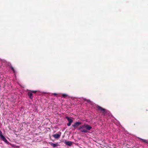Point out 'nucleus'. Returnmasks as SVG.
I'll list each match as a JSON object with an SVG mask.
<instances>
[{
	"mask_svg": "<svg viewBox=\"0 0 148 148\" xmlns=\"http://www.w3.org/2000/svg\"><path fill=\"white\" fill-rule=\"evenodd\" d=\"M66 119H67L69 123H72L73 122V120L68 117H66Z\"/></svg>",
	"mask_w": 148,
	"mask_h": 148,
	"instance_id": "9d476101",
	"label": "nucleus"
},
{
	"mask_svg": "<svg viewBox=\"0 0 148 148\" xmlns=\"http://www.w3.org/2000/svg\"><path fill=\"white\" fill-rule=\"evenodd\" d=\"M0 138L4 141L6 143H8V142L5 137L2 135V132L0 131Z\"/></svg>",
	"mask_w": 148,
	"mask_h": 148,
	"instance_id": "f03ea898",
	"label": "nucleus"
},
{
	"mask_svg": "<svg viewBox=\"0 0 148 148\" xmlns=\"http://www.w3.org/2000/svg\"><path fill=\"white\" fill-rule=\"evenodd\" d=\"M27 95L30 99H32L33 98V97L32 95V93L31 91H30V92H28Z\"/></svg>",
	"mask_w": 148,
	"mask_h": 148,
	"instance_id": "423d86ee",
	"label": "nucleus"
},
{
	"mask_svg": "<svg viewBox=\"0 0 148 148\" xmlns=\"http://www.w3.org/2000/svg\"><path fill=\"white\" fill-rule=\"evenodd\" d=\"M30 91L32 93H36L37 92V91L36 90H30Z\"/></svg>",
	"mask_w": 148,
	"mask_h": 148,
	"instance_id": "4468645a",
	"label": "nucleus"
},
{
	"mask_svg": "<svg viewBox=\"0 0 148 148\" xmlns=\"http://www.w3.org/2000/svg\"><path fill=\"white\" fill-rule=\"evenodd\" d=\"M100 113H102V115L105 116L107 113V110L104 108Z\"/></svg>",
	"mask_w": 148,
	"mask_h": 148,
	"instance_id": "6e6552de",
	"label": "nucleus"
},
{
	"mask_svg": "<svg viewBox=\"0 0 148 148\" xmlns=\"http://www.w3.org/2000/svg\"><path fill=\"white\" fill-rule=\"evenodd\" d=\"M84 100L85 101H87L88 103H90L91 102V101L89 99H85Z\"/></svg>",
	"mask_w": 148,
	"mask_h": 148,
	"instance_id": "ddd939ff",
	"label": "nucleus"
},
{
	"mask_svg": "<svg viewBox=\"0 0 148 148\" xmlns=\"http://www.w3.org/2000/svg\"><path fill=\"white\" fill-rule=\"evenodd\" d=\"M50 144L53 147H56L58 145L57 144L53 143H50Z\"/></svg>",
	"mask_w": 148,
	"mask_h": 148,
	"instance_id": "9b49d317",
	"label": "nucleus"
},
{
	"mask_svg": "<svg viewBox=\"0 0 148 148\" xmlns=\"http://www.w3.org/2000/svg\"><path fill=\"white\" fill-rule=\"evenodd\" d=\"M71 123H67V125L68 126H70L71 125Z\"/></svg>",
	"mask_w": 148,
	"mask_h": 148,
	"instance_id": "f3484780",
	"label": "nucleus"
},
{
	"mask_svg": "<svg viewBox=\"0 0 148 148\" xmlns=\"http://www.w3.org/2000/svg\"><path fill=\"white\" fill-rule=\"evenodd\" d=\"M62 97L64 98H66L67 97H68V95L66 94H62Z\"/></svg>",
	"mask_w": 148,
	"mask_h": 148,
	"instance_id": "f8f14e48",
	"label": "nucleus"
},
{
	"mask_svg": "<svg viewBox=\"0 0 148 148\" xmlns=\"http://www.w3.org/2000/svg\"><path fill=\"white\" fill-rule=\"evenodd\" d=\"M52 95H53L55 96H56L57 97V95H58V94H57V93H53L52 94Z\"/></svg>",
	"mask_w": 148,
	"mask_h": 148,
	"instance_id": "dca6fc26",
	"label": "nucleus"
},
{
	"mask_svg": "<svg viewBox=\"0 0 148 148\" xmlns=\"http://www.w3.org/2000/svg\"><path fill=\"white\" fill-rule=\"evenodd\" d=\"M10 68H11V69L12 70V71H13V72L14 73L15 71H14V68L12 66H11L10 67Z\"/></svg>",
	"mask_w": 148,
	"mask_h": 148,
	"instance_id": "2eb2a0df",
	"label": "nucleus"
},
{
	"mask_svg": "<svg viewBox=\"0 0 148 148\" xmlns=\"http://www.w3.org/2000/svg\"><path fill=\"white\" fill-rule=\"evenodd\" d=\"M61 136V134H56L53 135V136L55 138L58 139Z\"/></svg>",
	"mask_w": 148,
	"mask_h": 148,
	"instance_id": "0eeeda50",
	"label": "nucleus"
},
{
	"mask_svg": "<svg viewBox=\"0 0 148 148\" xmlns=\"http://www.w3.org/2000/svg\"><path fill=\"white\" fill-rule=\"evenodd\" d=\"M97 110L98 112L100 113L102 111V110H103L104 109L102 108V107L99 106H97Z\"/></svg>",
	"mask_w": 148,
	"mask_h": 148,
	"instance_id": "39448f33",
	"label": "nucleus"
},
{
	"mask_svg": "<svg viewBox=\"0 0 148 148\" xmlns=\"http://www.w3.org/2000/svg\"><path fill=\"white\" fill-rule=\"evenodd\" d=\"M92 128L91 126H90L88 125L84 124L80 126L79 128L81 131L82 132L87 133V130H90Z\"/></svg>",
	"mask_w": 148,
	"mask_h": 148,
	"instance_id": "f257e3e1",
	"label": "nucleus"
},
{
	"mask_svg": "<svg viewBox=\"0 0 148 148\" xmlns=\"http://www.w3.org/2000/svg\"><path fill=\"white\" fill-rule=\"evenodd\" d=\"M64 143L66 145L69 146H71L72 143L71 141H65L64 142Z\"/></svg>",
	"mask_w": 148,
	"mask_h": 148,
	"instance_id": "1a4fd4ad",
	"label": "nucleus"
},
{
	"mask_svg": "<svg viewBox=\"0 0 148 148\" xmlns=\"http://www.w3.org/2000/svg\"><path fill=\"white\" fill-rule=\"evenodd\" d=\"M138 138L140 140L142 141L141 142L144 144L145 143L148 144V140L142 139L139 137H138Z\"/></svg>",
	"mask_w": 148,
	"mask_h": 148,
	"instance_id": "20e7f679",
	"label": "nucleus"
},
{
	"mask_svg": "<svg viewBox=\"0 0 148 148\" xmlns=\"http://www.w3.org/2000/svg\"><path fill=\"white\" fill-rule=\"evenodd\" d=\"M81 124V123L77 121L75 122L74 124L72 125V126L75 128H76L79 126Z\"/></svg>",
	"mask_w": 148,
	"mask_h": 148,
	"instance_id": "7ed1b4c3",
	"label": "nucleus"
}]
</instances>
